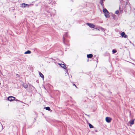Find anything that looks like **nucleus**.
<instances>
[{
	"mask_svg": "<svg viewBox=\"0 0 135 135\" xmlns=\"http://www.w3.org/2000/svg\"><path fill=\"white\" fill-rule=\"evenodd\" d=\"M103 12L105 14V16L106 18H108L109 17V13L107 10L105 8L103 9Z\"/></svg>",
	"mask_w": 135,
	"mask_h": 135,
	"instance_id": "1",
	"label": "nucleus"
},
{
	"mask_svg": "<svg viewBox=\"0 0 135 135\" xmlns=\"http://www.w3.org/2000/svg\"><path fill=\"white\" fill-rule=\"evenodd\" d=\"M33 5V4L29 5L25 3H23L21 4V7L22 8L28 7L30 6Z\"/></svg>",
	"mask_w": 135,
	"mask_h": 135,
	"instance_id": "2",
	"label": "nucleus"
},
{
	"mask_svg": "<svg viewBox=\"0 0 135 135\" xmlns=\"http://www.w3.org/2000/svg\"><path fill=\"white\" fill-rule=\"evenodd\" d=\"M86 24L90 27L91 28H94L95 27V26L92 23H87Z\"/></svg>",
	"mask_w": 135,
	"mask_h": 135,
	"instance_id": "3",
	"label": "nucleus"
},
{
	"mask_svg": "<svg viewBox=\"0 0 135 135\" xmlns=\"http://www.w3.org/2000/svg\"><path fill=\"white\" fill-rule=\"evenodd\" d=\"M120 35L122 37L127 38L128 37L125 34V33L124 32H122L121 33Z\"/></svg>",
	"mask_w": 135,
	"mask_h": 135,
	"instance_id": "4",
	"label": "nucleus"
},
{
	"mask_svg": "<svg viewBox=\"0 0 135 135\" xmlns=\"http://www.w3.org/2000/svg\"><path fill=\"white\" fill-rule=\"evenodd\" d=\"M67 36V33H65L64 35L63 36V42L64 44L66 45V42L65 40V37Z\"/></svg>",
	"mask_w": 135,
	"mask_h": 135,
	"instance_id": "5",
	"label": "nucleus"
},
{
	"mask_svg": "<svg viewBox=\"0 0 135 135\" xmlns=\"http://www.w3.org/2000/svg\"><path fill=\"white\" fill-rule=\"evenodd\" d=\"M8 100L9 101H12L14 100L15 99V98L12 96H10L8 98Z\"/></svg>",
	"mask_w": 135,
	"mask_h": 135,
	"instance_id": "6",
	"label": "nucleus"
},
{
	"mask_svg": "<svg viewBox=\"0 0 135 135\" xmlns=\"http://www.w3.org/2000/svg\"><path fill=\"white\" fill-rule=\"evenodd\" d=\"M106 121L108 123H110L111 122V118L109 117H106L105 118Z\"/></svg>",
	"mask_w": 135,
	"mask_h": 135,
	"instance_id": "7",
	"label": "nucleus"
},
{
	"mask_svg": "<svg viewBox=\"0 0 135 135\" xmlns=\"http://www.w3.org/2000/svg\"><path fill=\"white\" fill-rule=\"evenodd\" d=\"M58 64L64 69H65L66 68V66L63 64L59 63Z\"/></svg>",
	"mask_w": 135,
	"mask_h": 135,
	"instance_id": "8",
	"label": "nucleus"
},
{
	"mask_svg": "<svg viewBox=\"0 0 135 135\" xmlns=\"http://www.w3.org/2000/svg\"><path fill=\"white\" fill-rule=\"evenodd\" d=\"M93 55L91 54H90L87 55V57L88 58H91L92 57Z\"/></svg>",
	"mask_w": 135,
	"mask_h": 135,
	"instance_id": "9",
	"label": "nucleus"
},
{
	"mask_svg": "<svg viewBox=\"0 0 135 135\" xmlns=\"http://www.w3.org/2000/svg\"><path fill=\"white\" fill-rule=\"evenodd\" d=\"M23 86L25 88H27L28 87V85L26 84H23Z\"/></svg>",
	"mask_w": 135,
	"mask_h": 135,
	"instance_id": "10",
	"label": "nucleus"
},
{
	"mask_svg": "<svg viewBox=\"0 0 135 135\" xmlns=\"http://www.w3.org/2000/svg\"><path fill=\"white\" fill-rule=\"evenodd\" d=\"M39 74L41 78H42L43 79H44V76L42 73L39 72Z\"/></svg>",
	"mask_w": 135,
	"mask_h": 135,
	"instance_id": "11",
	"label": "nucleus"
},
{
	"mask_svg": "<svg viewBox=\"0 0 135 135\" xmlns=\"http://www.w3.org/2000/svg\"><path fill=\"white\" fill-rule=\"evenodd\" d=\"M129 123L131 124L132 125L134 124V120H132L129 122Z\"/></svg>",
	"mask_w": 135,
	"mask_h": 135,
	"instance_id": "12",
	"label": "nucleus"
},
{
	"mask_svg": "<svg viewBox=\"0 0 135 135\" xmlns=\"http://www.w3.org/2000/svg\"><path fill=\"white\" fill-rule=\"evenodd\" d=\"M31 51L30 50H28L24 53L25 54H30L31 53Z\"/></svg>",
	"mask_w": 135,
	"mask_h": 135,
	"instance_id": "13",
	"label": "nucleus"
},
{
	"mask_svg": "<svg viewBox=\"0 0 135 135\" xmlns=\"http://www.w3.org/2000/svg\"><path fill=\"white\" fill-rule=\"evenodd\" d=\"M99 3L102 6H103L104 5L103 1L100 0V1Z\"/></svg>",
	"mask_w": 135,
	"mask_h": 135,
	"instance_id": "14",
	"label": "nucleus"
},
{
	"mask_svg": "<svg viewBox=\"0 0 135 135\" xmlns=\"http://www.w3.org/2000/svg\"><path fill=\"white\" fill-rule=\"evenodd\" d=\"M46 109L48 110H50V109L49 107H45Z\"/></svg>",
	"mask_w": 135,
	"mask_h": 135,
	"instance_id": "15",
	"label": "nucleus"
},
{
	"mask_svg": "<svg viewBox=\"0 0 135 135\" xmlns=\"http://www.w3.org/2000/svg\"><path fill=\"white\" fill-rule=\"evenodd\" d=\"M89 127H90V128H93V126H92L91 124H90V123H89Z\"/></svg>",
	"mask_w": 135,
	"mask_h": 135,
	"instance_id": "16",
	"label": "nucleus"
},
{
	"mask_svg": "<svg viewBox=\"0 0 135 135\" xmlns=\"http://www.w3.org/2000/svg\"><path fill=\"white\" fill-rule=\"evenodd\" d=\"M112 52L113 53H115L117 52V51L115 50H112Z\"/></svg>",
	"mask_w": 135,
	"mask_h": 135,
	"instance_id": "17",
	"label": "nucleus"
},
{
	"mask_svg": "<svg viewBox=\"0 0 135 135\" xmlns=\"http://www.w3.org/2000/svg\"><path fill=\"white\" fill-rule=\"evenodd\" d=\"M119 12L118 10H117L115 12V13L116 14H118L119 13Z\"/></svg>",
	"mask_w": 135,
	"mask_h": 135,
	"instance_id": "18",
	"label": "nucleus"
},
{
	"mask_svg": "<svg viewBox=\"0 0 135 135\" xmlns=\"http://www.w3.org/2000/svg\"><path fill=\"white\" fill-rule=\"evenodd\" d=\"M94 29H96V30H99V29H97L96 28H95L94 29H93V30H94Z\"/></svg>",
	"mask_w": 135,
	"mask_h": 135,
	"instance_id": "19",
	"label": "nucleus"
},
{
	"mask_svg": "<svg viewBox=\"0 0 135 135\" xmlns=\"http://www.w3.org/2000/svg\"><path fill=\"white\" fill-rule=\"evenodd\" d=\"M16 75L18 77H19V75L17 74H16Z\"/></svg>",
	"mask_w": 135,
	"mask_h": 135,
	"instance_id": "20",
	"label": "nucleus"
},
{
	"mask_svg": "<svg viewBox=\"0 0 135 135\" xmlns=\"http://www.w3.org/2000/svg\"><path fill=\"white\" fill-rule=\"evenodd\" d=\"M101 29L102 30H103V29L101 27Z\"/></svg>",
	"mask_w": 135,
	"mask_h": 135,
	"instance_id": "21",
	"label": "nucleus"
},
{
	"mask_svg": "<svg viewBox=\"0 0 135 135\" xmlns=\"http://www.w3.org/2000/svg\"><path fill=\"white\" fill-rule=\"evenodd\" d=\"M74 86H75L76 87V85L75 84H74Z\"/></svg>",
	"mask_w": 135,
	"mask_h": 135,
	"instance_id": "22",
	"label": "nucleus"
},
{
	"mask_svg": "<svg viewBox=\"0 0 135 135\" xmlns=\"http://www.w3.org/2000/svg\"><path fill=\"white\" fill-rule=\"evenodd\" d=\"M100 0L103 1H105V0Z\"/></svg>",
	"mask_w": 135,
	"mask_h": 135,
	"instance_id": "23",
	"label": "nucleus"
}]
</instances>
